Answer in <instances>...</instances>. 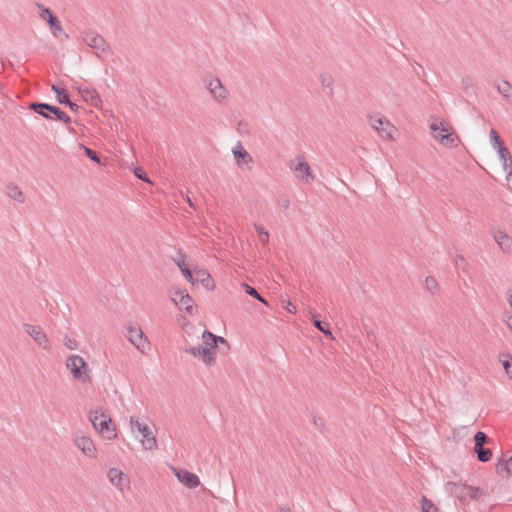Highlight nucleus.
<instances>
[{
	"mask_svg": "<svg viewBox=\"0 0 512 512\" xmlns=\"http://www.w3.org/2000/svg\"><path fill=\"white\" fill-rule=\"evenodd\" d=\"M76 446L82 451V453L90 458H95L97 455V449L93 440L87 436L77 437L75 440Z\"/></svg>",
	"mask_w": 512,
	"mask_h": 512,
	"instance_id": "15",
	"label": "nucleus"
},
{
	"mask_svg": "<svg viewBox=\"0 0 512 512\" xmlns=\"http://www.w3.org/2000/svg\"><path fill=\"white\" fill-rule=\"evenodd\" d=\"M309 313L311 315V320L314 324V326L319 330L321 331L324 335L328 336L329 338H333V335H332V332H331V329L328 325V323L324 322V321H321L320 319H318V315L316 313V311L314 310H309Z\"/></svg>",
	"mask_w": 512,
	"mask_h": 512,
	"instance_id": "22",
	"label": "nucleus"
},
{
	"mask_svg": "<svg viewBox=\"0 0 512 512\" xmlns=\"http://www.w3.org/2000/svg\"><path fill=\"white\" fill-rule=\"evenodd\" d=\"M232 152L238 164L240 163V159L249 158V160H251V157L243 148L240 142L236 144V146L232 149Z\"/></svg>",
	"mask_w": 512,
	"mask_h": 512,
	"instance_id": "28",
	"label": "nucleus"
},
{
	"mask_svg": "<svg viewBox=\"0 0 512 512\" xmlns=\"http://www.w3.org/2000/svg\"><path fill=\"white\" fill-rule=\"evenodd\" d=\"M314 424L319 429H322L324 427V420L320 417H314Z\"/></svg>",
	"mask_w": 512,
	"mask_h": 512,
	"instance_id": "44",
	"label": "nucleus"
},
{
	"mask_svg": "<svg viewBox=\"0 0 512 512\" xmlns=\"http://www.w3.org/2000/svg\"><path fill=\"white\" fill-rule=\"evenodd\" d=\"M79 147H80L81 149H83V151H84L85 155H86V156H87L91 161H93V162H95V163H97V164H99V163H100V157L97 155V153H96L94 150H92V149H90V148L86 147V146H85V145H83V144H79Z\"/></svg>",
	"mask_w": 512,
	"mask_h": 512,
	"instance_id": "36",
	"label": "nucleus"
},
{
	"mask_svg": "<svg viewBox=\"0 0 512 512\" xmlns=\"http://www.w3.org/2000/svg\"><path fill=\"white\" fill-rule=\"evenodd\" d=\"M370 125L378 134L385 139H391L395 126L384 117H370Z\"/></svg>",
	"mask_w": 512,
	"mask_h": 512,
	"instance_id": "14",
	"label": "nucleus"
},
{
	"mask_svg": "<svg viewBox=\"0 0 512 512\" xmlns=\"http://www.w3.org/2000/svg\"><path fill=\"white\" fill-rule=\"evenodd\" d=\"M496 471L498 474H511V469L508 460H501L496 465Z\"/></svg>",
	"mask_w": 512,
	"mask_h": 512,
	"instance_id": "38",
	"label": "nucleus"
},
{
	"mask_svg": "<svg viewBox=\"0 0 512 512\" xmlns=\"http://www.w3.org/2000/svg\"><path fill=\"white\" fill-rule=\"evenodd\" d=\"M289 168L295 173L296 177L304 182H311L314 180L309 163L302 156H297L290 162Z\"/></svg>",
	"mask_w": 512,
	"mask_h": 512,
	"instance_id": "10",
	"label": "nucleus"
},
{
	"mask_svg": "<svg viewBox=\"0 0 512 512\" xmlns=\"http://www.w3.org/2000/svg\"><path fill=\"white\" fill-rule=\"evenodd\" d=\"M425 287L432 294H435L438 291V283L432 276L426 277Z\"/></svg>",
	"mask_w": 512,
	"mask_h": 512,
	"instance_id": "37",
	"label": "nucleus"
},
{
	"mask_svg": "<svg viewBox=\"0 0 512 512\" xmlns=\"http://www.w3.org/2000/svg\"><path fill=\"white\" fill-rule=\"evenodd\" d=\"M507 299H508V302H509L510 307L512 308V288H510V289L507 291Z\"/></svg>",
	"mask_w": 512,
	"mask_h": 512,
	"instance_id": "47",
	"label": "nucleus"
},
{
	"mask_svg": "<svg viewBox=\"0 0 512 512\" xmlns=\"http://www.w3.org/2000/svg\"><path fill=\"white\" fill-rule=\"evenodd\" d=\"M63 343L65 347L69 350L78 349V342L75 339L70 338L68 335L64 337Z\"/></svg>",
	"mask_w": 512,
	"mask_h": 512,
	"instance_id": "40",
	"label": "nucleus"
},
{
	"mask_svg": "<svg viewBox=\"0 0 512 512\" xmlns=\"http://www.w3.org/2000/svg\"><path fill=\"white\" fill-rule=\"evenodd\" d=\"M494 240L503 252L509 253L512 251V238L504 231L498 230L495 232Z\"/></svg>",
	"mask_w": 512,
	"mask_h": 512,
	"instance_id": "19",
	"label": "nucleus"
},
{
	"mask_svg": "<svg viewBox=\"0 0 512 512\" xmlns=\"http://www.w3.org/2000/svg\"><path fill=\"white\" fill-rule=\"evenodd\" d=\"M171 300L180 310H183L190 315L193 314L194 301L188 294L186 289L175 290L171 297Z\"/></svg>",
	"mask_w": 512,
	"mask_h": 512,
	"instance_id": "13",
	"label": "nucleus"
},
{
	"mask_svg": "<svg viewBox=\"0 0 512 512\" xmlns=\"http://www.w3.org/2000/svg\"><path fill=\"white\" fill-rule=\"evenodd\" d=\"M256 232L259 234L260 241L262 244L269 242V233L261 224H254Z\"/></svg>",
	"mask_w": 512,
	"mask_h": 512,
	"instance_id": "35",
	"label": "nucleus"
},
{
	"mask_svg": "<svg viewBox=\"0 0 512 512\" xmlns=\"http://www.w3.org/2000/svg\"><path fill=\"white\" fill-rule=\"evenodd\" d=\"M175 474L179 481L186 485L188 488H196L200 484L199 477L192 472H189L187 470H179L176 471Z\"/></svg>",
	"mask_w": 512,
	"mask_h": 512,
	"instance_id": "18",
	"label": "nucleus"
},
{
	"mask_svg": "<svg viewBox=\"0 0 512 512\" xmlns=\"http://www.w3.org/2000/svg\"><path fill=\"white\" fill-rule=\"evenodd\" d=\"M6 194L8 197H10L11 199H13L14 201H16L19 204H22L25 202L24 193L21 191V189L17 185H15L13 183H10L7 185Z\"/></svg>",
	"mask_w": 512,
	"mask_h": 512,
	"instance_id": "23",
	"label": "nucleus"
},
{
	"mask_svg": "<svg viewBox=\"0 0 512 512\" xmlns=\"http://www.w3.org/2000/svg\"><path fill=\"white\" fill-rule=\"evenodd\" d=\"M202 339L205 345L210 346L211 348L217 347L218 344L228 345V342L225 338L214 335L212 332L208 330H204V332L202 333Z\"/></svg>",
	"mask_w": 512,
	"mask_h": 512,
	"instance_id": "21",
	"label": "nucleus"
},
{
	"mask_svg": "<svg viewBox=\"0 0 512 512\" xmlns=\"http://www.w3.org/2000/svg\"><path fill=\"white\" fill-rule=\"evenodd\" d=\"M51 89L55 92L57 101L60 104H64L68 101L69 95L64 88H60L57 85L53 84Z\"/></svg>",
	"mask_w": 512,
	"mask_h": 512,
	"instance_id": "29",
	"label": "nucleus"
},
{
	"mask_svg": "<svg viewBox=\"0 0 512 512\" xmlns=\"http://www.w3.org/2000/svg\"><path fill=\"white\" fill-rule=\"evenodd\" d=\"M201 281H202L203 283H205V282H207L208 280L206 279V277H203V278L201 279Z\"/></svg>",
	"mask_w": 512,
	"mask_h": 512,
	"instance_id": "56",
	"label": "nucleus"
},
{
	"mask_svg": "<svg viewBox=\"0 0 512 512\" xmlns=\"http://www.w3.org/2000/svg\"><path fill=\"white\" fill-rule=\"evenodd\" d=\"M184 258L185 256L181 253H179V258L177 260H175L177 266L179 267V269L181 270L182 274L184 275V277L188 280V281H192L193 279V275H192V272L191 270L185 265V262H184Z\"/></svg>",
	"mask_w": 512,
	"mask_h": 512,
	"instance_id": "26",
	"label": "nucleus"
},
{
	"mask_svg": "<svg viewBox=\"0 0 512 512\" xmlns=\"http://www.w3.org/2000/svg\"><path fill=\"white\" fill-rule=\"evenodd\" d=\"M474 451L477 455V459L480 462L485 463V462L490 461V459L492 458V451L489 448H484V447L474 448Z\"/></svg>",
	"mask_w": 512,
	"mask_h": 512,
	"instance_id": "27",
	"label": "nucleus"
},
{
	"mask_svg": "<svg viewBox=\"0 0 512 512\" xmlns=\"http://www.w3.org/2000/svg\"><path fill=\"white\" fill-rule=\"evenodd\" d=\"M446 492L451 496L457 498L461 502H466L472 499H476L480 489L472 487L465 483H457L449 481L445 485Z\"/></svg>",
	"mask_w": 512,
	"mask_h": 512,
	"instance_id": "4",
	"label": "nucleus"
},
{
	"mask_svg": "<svg viewBox=\"0 0 512 512\" xmlns=\"http://www.w3.org/2000/svg\"><path fill=\"white\" fill-rule=\"evenodd\" d=\"M500 160L503 164V170L506 173V180L509 181L512 177V156L505 146H501L497 150Z\"/></svg>",
	"mask_w": 512,
	"mask_h": 512,
	"instance_id": "17",
	"label": "nucleus"
},
{
	"mask_svg": "<svg viewBox=\"0 0 512 512\" xmlns=\"http://www.w3.org/2000/svg\"><path fill=\"white\" fill-rule=\"evenodd\" d=\"M213 348H211L210 346H202V349H201V356L202 359H203V362L205 364H207L208 366H211L215 363V359H216V355L215 353L212 351Z\"/></svg>",
	"mask_w": 512,
	"mask_h": 512,
	"instance_id": "25",
	"label": "nucleus"
},
{
	"mask_svg": "<svg viewBox=\"0 0 512 512\" xmlns=\"http://www.w3.org/2000/svg\"><path fill=\"white\" fill-rule=\"evenodd\" d=\"M134 175L140 179V180H143V181H146V182H149V179L145 173V171L142 169V168H135L134 170Z\"/></svg>",
	"mask_w": 512,
	"mask_h": 512,
	"instance_id": "42",
	"label": "nucleus"
},
{
	"mask_svg": "<svg viewBox=\"0 0 512 512\" xmlns=\"http://www.w3.org/2000/svg\"><path fill=\"white\" fill-rule=\"evenodd\" d=\"M80 93L83 99L88 102L90 105L94 107H100L102 105V100L100 95L95 89L92 88H82L80 89Z\"/></svg>",
	"mask_w": 512,
	"mask_h": 512,
	"instance_id": "20",
	"label": "nucleus"
},
{
	"mask_svg": "<svg viewBox=\"0 0 512 512\" xmlns=\"http://www.w3.org/2000/svg\"><path fill=\"white\" fill-rule=\"evenodd\" d=\"M421 512H440L439 508L426 496L421 499Z\"/></svg>",
	"mask_w": 512,
	"mask_h": 512,
	"instance_id": "30",
	"label": "nucleus"
},
{
	"mask_svg": "<svg viewBox=\"0 0 512 512\" xmlns=\"http://www.w3.org/2000/svg\"><path fill=\"white\" fill-rule=\"evenodd\" d=\"M429 128L432 137L444 147L454 148L458 146L459 137L449 124L436 118L430 122Z\"/></svg>",
	"mask_w": 512,
	"mask_h": 512,
	"instance_id": "1",
	"label": "nucleus"
},
{
	"mask_svg": "<svg viewBox=\"0 0 512 512\" xmlns=\"http://www.w3.org/2000/svg\"><path fill=\"white\" fill-rule=\"evenodd\" d=\"M25 332L36 342V344L46 351L51 349L50 341L42 328L38 325L24 324Z\"/></svg>",
	"mask_w": 512,
	"mask_h": 512,
	"instance_id": "12",
	"label": "nucleus"
},
{
	"mask_svg": "<svg viewBox=\"0 0 512 512\" xmlns=\"http://www.w3.org/2000/svg\"><path fill=\"white\" fill-rule=\"evenodd\" d=\"M489 136L491 145L493 146L494 149L498 150L500 149L501 146H505L496 130L491 129Z\"/></svg>",
	"mask_w": 512,
	"mask_h": 512,
	"instance_id": "32",
	"label": "nucleus"
},
{
	"mask_svg": "<svg viewBox=\"0 0 512 512\" xmlns=\"http://www.w3.org/2000/svg\"><path fill=\"white\" fill-rule=\"evenodd\" d=\"M505 322H506L507 326L509 327L510 331L512 332V315L506 316Z\"/></svg>",
	"mask_w": 512,
	"mask_h": 512,
	"instance_id": "46",
	"label": "nucleus"
},
{
	"mask_svg": "<svg viewBox=\"0 0 512 512\" xmlns=\"http://www.w3.org/2000/svg\"><path fill=\"white\" fill-rule=\"evenodd\" d=\"M416 65L418 66V67H417V70H420V69H421L422 71H424V70H423V67H422L420 64L416 63Z\"/></svg>",
	"mask_w": 512,
	"mask_h": 512,
	"instance_id": "54",
	"label": "nucleus"
},
{
	"mask_svg": "<svg viewBox=\"0 0 512 512\" xmlns=\"http://www.w3.org/2000/svg\"><path fill=\"white\" fill-rule=\"evenodd\" d=\"M416 65L418 66V67H417V70H420V69H421L422 71H424V70H423V67H422L420 64L416 63Z\"/></svg>",
	"mask_w": 512,
	"mask_h": 512,
	"instance_id": "55",
	"label": "nucleus"
},
{
	"mask_svg": "<svg viewBox=\"0 0 512 512\" xmlns=\"http://www.w3.org/2000/svg\"><path fill=\"white\" fill-rule=\"evenodd\" d=\"M107 476L111 484L121 491H123L125 486L129 483L128 478L118 468H110Z\"/></svg>",
	"mask_w": 512,
	"mask_h": 512,
	"instance_id": "16",
	"label": "nucleus"
},
{
	"mask_svg": "<svg viewBox=\"0 0 512 512\" xmlns=\"http://www.w3.org/2000/svg\"><path fill=\"white\" fill-rule=\"evenodd\" d=\"M489 437L482 431H478L475 435H474V441H475V446L474 448H480V447H484V445L486 443L489 442Z\"/></svg>",
	"mask_w": 512,
	"mask_h": 512,
	"instance_id": "33",
	"label": "nucleus"
},
{
	"mask_svg": "<svg viewBox=\"0 0 512 512\" xmlns=\"http://www.w3.org/2000/svg\"><path fill=\"white\" fill-rule=\"evenodd\" d=\"M36 6L40 10V18L47 22L52 35L54 37H59V35H62L65 39H67L69 37L68 34L63 30L58 18L52 13V11L41 3H36Z\"/></svg>",
	"mask_w": 512,
	"mask_h": 512,
	"instance_id": "9",
	"label": "nucleus"
},
{
	"mask_svg": "<svg viewBox=\"0 0 512 512\" xmlns=\"http://www.w3.org/2000/svg\"><path fill=\"white\" fill-rule=\"evenodd\" d=\"M198 274L200 275V277H206L207 280H211L210 274L205 271H198Z\"/></svg>",
	"mask_w": 512,
	"mask_h": 512,
	"instance_id": "48",
	"label": "nucleus"
},
{
	"mask_svg": "<svg viewBox=\"0 0 512 512\" xmlns=\"http://www.w3.org/2000/svg\"><path fill=\"white\" fill-rule=\"evenodd\" d=\"M65 366L74 380L81 383L91 382L89 366L83 357L76 354L70 355L66 359Z\"/></svg>",
	"mask_w": 512,
	"mask_h": 512,
	"instance_id": "2",
	"label": "nucleus"
},
{
	"mask_svg": "<svg viewBox=\"0 0 512 512\" xmlns=\"http://www.w3.org/2000/svg\"><path fill=\"white\" fill-rule=\"evenodd\" d=\"M510 363L508 361L503 362V367L507 373H509Z\"/></svg>",
	"mask_w": 512,
	"mask_h": 512,
	"instance_id": "49",
	"label": "nucleus"
},
{
	"mask_svg": "<svg viewBox=\"0 0 512 512\" xmlns=\"http://www.w3.org/2000/svg\"><path fill=\"white\" fill-rule=\"evenodd\" d=\"M89 420L92 423L94 429L105 435L107 439H112L116 436L114 429H110L112 423L111 418L101 410L91 411L89 414Z\"/></svg>",
	"mask_w": 512,
	"mask_h": 512,
	"instance_id": "6",
	"label": "nucleus"
},
{
	"mask_svg": "<svg viewBox=\"0 0 512 512\" xmlns=\"http://www.w3.org/2000/svg\"><path fill=\"white\" fill-rule=\"evenodd\" d=\"M124 335L129 340V342L141 353L144 354L149 350V340L138 324L128 325Z\"/></svg>",
	"mask_w": 512,
	"mask_h": 512,
	"instance_id": "7",
	"label": "nucleus"
},
{
	"mask_svg": "<svg viewBox=\"0 0 512 512\" xmlns=\"http://www.w3.org/2000/svg\"><path fill=\"white\" fill-rule=\"evenodd\" d=\"M201 349H202V346L198 345V346H195V347L186 348L185 352L188 353V354H191L194 357L198 358V357L201 356Z\"/></svg>",
	"mask_w": 512,
	"mask_h": 512,
	"instance_id": "41",
	"label": "nucleus"
},
{
	"mask_svg": "<svg viewBox=\"0 0 512 512\" xmlns=\"http://www.w3.org/2000/svg\"><path fill=\"white\" fill-rule=\"evenodd\" d=\"M82 41L95 51L96 56L100 54H107L110 52V45L107 41L98 33L88 30L82 32Z\"/></svg>",
	"mask_w": 512,
	"mask_h": 512,
	"instance_id": "8",
	"label": "nucleus"
},
{
	"mask_svg": "<svg viewBox=\"0 0 512 512\" xmlns=\"http://www.w3.org/2000/svg\"><path fill=\"white\" fill-rule=\"evenodd\" d=\"M455 267L459 271L461 270L463 272H466L467 267H468V263H467L466 259L463 256L457 255L455 257Z\"/></svg>",
	"mask_w": 512,
	"mask_h": 512,
	"instance_id": "39",
	"label": "nucleus"
},
{
	"mask_svg": "<svg viewBox=\"0 0 512 512\" xmlns=\"http://www.w3.org/2000/svg\"><path fill=\"white\" fill-rule=\"evenodd\" d=\"M129 422L132 433L135 435L138 432L141 435L140 443L144 450L152 451L157 449V440L147 424L141 423L139 419L134 416L130 417Z\"/></svg>",
	"mask_w": 512,
	"mask_h": 512,
	"instance_id": "3",
	"label": "nucleus"
},
{
	"mask_svg": "<svg viewBox=\"0 0 512 512\" xmlns=\"http://www.w3.org/2000/svg\"><path fill=\"white\" fill-rule=\"evenodd\" d=\"M282 206L283 207H288L289 206V201L288 200H285L283 203H282Z\"/></svg>",
	"mask_w": 512,
	"mask_h": 512,
	"instance_id": "51",
	"label": "nucleus"
},
{
	"mask_svg": "<svg viewBox=\"0 0 512 512\" xmlns=\"http://www.w3.org/2000/svg\"><path fill=\"white\" fill-rule=\"evenodd\" d=\"M243 287L245 289V292L249 296H251V297H253V298H255V299L259 300L260 302H262V303L267 305V301L259 294V292L254 287H252V286H250L248 284H244Z\"/></svg>",
	"mask_w": 512,
	"mask_h": 512,
	"instance_id": "34",
	"label": "nucleus"
},
{
	"mask_svg": "<svg viewBox=\"0 0 512 512\" xmlns=\"http://www.w3.org/2000/svg\"><path fill=\"white\" fill-rule=\"evenodd\" d=\"M496 89L503 98L512 103V84L509 81L503 80L496 84Z\"/></svg>",
	"mask_w": 512,
	"mask_h": 512,
	"instance_id": "24",
	"label": "nucleus"
},
{
	"mask_svg": "<svg viewBox=\"0 0 512 512\" xmlns=\"http://www.w3.org/2000/svg\"><path fill=\"white\" fill-rule=\"evenodd\" d=\"M510 469H511V475H512V456L508 459Z\"/></svg>",
	"mask_w": 512,
	"mask_h": 512,
	"instance_id": "52",
	"label": "nucleus"
},
{
	"mask_svg": "<svg viewBox=\"0 0 512 512\" xmlns=\"http://www.w3.org/2000/svg\"><path fill=\"white\" fill-rule=\"evenodd\" d=\"M285 308L289 313L295 314L297 312L296 306L291 302H288Z\"/></svg>",
	"mask_w": 512,
	"mask_h": 512,
	"instance_id": "45",
	"label": "nucleus"
},
{
	"mask_svg": "<svg viewBox=\"0 0 512 512\" xmlns=\"http://www.w3.org/2000/svg\"><path fill=\"white\" fill-rule=\"evenodd\" d=\"M64 104L67 105L72 111H77L79 108V106L75 102H72L70 98H68V101Z\"/></svg>",
	"mask_w": 512,
	"mask_h": 512,
	"instance_id": "43",
	"label": "nucleus"
},
{
	"mask_svg": "<svg viewBox=\"0 0 512 512\" xmlns=\"http://www.w3.org/2000/svg\"><path fill=\"white\" fill-rule=\"evenodd\" d=\"M320 83L323 87H326L330 90V95L333 93V84L334 79L330 74L323 73L319 76Z\"/></svg>",
	"mask_w": 512,
	"mask_h": 512,
	"instance_id": "31",
	"label": "nucleus"
},
{
	"mask_svg": "<svg viewBox=\"0 0 512 512\" xmlns=\"http://www.w3.org/2000/svg\"><path fill=\"white\" fill-rule=\"evenodd\" d=\"M279 512H291V510L289 508H287V507H281L279 509Z\"/></svg>",
	"mask_w": 512,
	"mask_h": 512,
	"instance_id": "50",
	"label": "nucleus"
},
{
	"mask_svg": "<svg viewBox=\"0 0 512 512\" xmlns=\"http://www.w3.org/2000/svg\"><path fill=\"white\" fill-rule=\"evenodd\" d=\"M186 200H187L188 204H189L191 207H193V202L191 201V199H190L188 196H187Z\"/></svg>",
	"mask_w": 512,
	"mask_h": 512,
	"instance_id": "53",
	"label": "nucleus"
},
{
	"mask_svg": "<svg viewBox=\"0 0 512 512\" xmlns=\"http://www.w3.org/2000/svg\"><path fill=\"white\" fill-rule=\"evenodd\" d=\"M204 86L215 101L222 102L228 98L229 92L218 77H206L204 79Z\"/></svg>",
	"mask_w": 512,
	"mask_h": 512,
	"instance_id": "11",
	"label": "nucleus"
},
{
	"mask_svg": "<svg viewBox=\"0 0 512 512\" xmlns=\"http://www.w3.org/2000/svg\"><path fill=\"white\" fill-rule=\"evenodd\" d=\"M29 109L46 119H52L51 115H54L55 119L66 124L71 122V118L57 106L47 103L33 102L29 105Z\"/></svg>",
	"mask_w": 512,
	"mask_h": 512,
	"instance_id": "5",
	"label": "nucleus"
}]
</instances>
